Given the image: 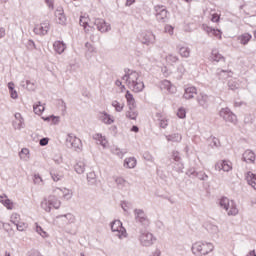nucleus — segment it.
<instances>
[{"instance_id": "f257e3e1", "label": "nucleus", "mask_w": 256, "mask_h": 256, "mask_svg": "<svg viewBox=\"0 0 256 256\" xmlns=\"http://www.w3.org/2000/svg\"><path fill=\"white\" fill-rule=\"evenodd\" d=\"M79 24L83 27L85 33L95 31V27L100 31V33H107L108 31H111V25L107 24L104 19L96 18L94 21H91V18H89V15L87 14L80 16Z\"/></svg>"}, {"instance_id": "f03ea898", "label": "nucleus", "mask_w": 256, "mask_h": 256, "mask_svg": "<svg viewBox=\"0 0 256 256\" xmlns=\"http://www.w3.org/2000/svg\"><path fill=\"white\" fill-rule=\"evenodd\" d=\"M65 145L68 149H73V151H81L83 148V143L81 139L77 138L75 134L69 133L66 137Z\"/></svg>"}, {"instance_id": "7ed1b4c3", "label": "nucleus", "mask_w": 256, "mask_h": 256, "mask_svg": "<svg viewBox=\"0 0 256 256\" xmlns=\"http://www.w3.org/2000/svg\"><path fill=\"white\" fill-rule=\"evenodd\" d=\"M134 216L136 223H139L143 230L147 229L149 225H151V220H149L143 209H134Z\"/></svg>"}, {"instance_id": "20e7f679", "label": "nucleus", "mask_w": 256, "mask_h": 256, "mask_svg": "<svg viewBox=\"0 0 256 256\" xmlns=\"http://www.w3.org/2000/svg\"><path fill=\"white\" fill-rule=\"evenodd\" d=\"M155 17L158 23H167L169 21V10L164 5L154 6Z\"/></svg>"}, {"instance_id": "39448f33", "label": "nucleus", "mask_w": 256, "mask_h": 256, "mask_svg": "<svg viewBox=\"0 0 256 256\" xmlns=\"http://www.w3.org/2000/svg\"><path fill=\"white\" fill-rule=\"evenodd\" d=\"M139 233V240L143 247H151V245H153V243L157 241V239L153 237V234H151V232H147V229H140Z\"/></svg>"}, {"instance_id": "423d86ee", "label": "nucleus", "mask_w": 256, "mask_h": 256, "mask_svg": "<svg viewBox=\"0 0 256 256\" xmlns=\"http://www.w3.org/2000/svg\"><path fill=\"white\" fill-rule=\"evenodd\" d=\"M110 228L112 233H118L117 237H127V230L123 227V222L121 220H114L110 223Z\"/></svg>"}, {"instance_id": "0eeeda50", "label": "nucleus", "mask_w": 256, "mask_h": 256, "mask_svg": "<svg viewBox=\"0 0 256 256\" xmlns=\"http://www.w3.org/2000/svg\"><path fill=\"white\" fill-rule=\"evenodd\" d=\"M219 116L222 117V119L226 122V123H232L233 125L237 124V115H235V113H233V111H231V109L229 108H222L219 111Z\"/></svg>"}, {"instance_id": "6e6552de", "label": "nucleus", "mask_w": 256, "mask_h": 256, "mask_svg": "<svg viewBox=\"0 0 256 256\" xmlns=\"http://www.w3.org/2000/svg\"><path fill=\"white\" fill-rule=\"evenodd\" d=\"M186 175L190 177V179H199L200 181H207V179H209V175H207L205 171H197L193 167L186 171Z\"/></svg>"}, {"instance_id": "1a4fd4ad", "label": "nucleus", "mask_w": 256, "mask_h": 256, "mask_svg": "<svg viewBox=\"0 0 256 256\" xmlns=\"http://www.w3.org/2000/svg\"><path fill=\"white\" fill-rule=\"evenodd\" d=\"M131 75L133 76L131 87H133L135 93H141L145 89V83L139 80V73L137 71H132Z\"/></svg>"}, {"instance_id": "9d476101", "label": "nucleus", "mask_w": 256, "mask_h": 256, "mask_svg": "<svg viewBox=\"0 0 256 256\" xmlns=\"http://www.w3.org/2000/svg\"><path fill=\"white\" fill-rule=\"evenodd\" d=\"M49 29H51V26L49 21L46 20L40 24L39 28L35 27L33 31L35 35H47V33H49Z\"/></svg>"}, {"instance_id": "9b49d317", "label": "nucleus", "mask_w": 256, "mask_h": 256, "mask_svg": "<svg viewBox=\"0 0 256 256\" xmlns=\"http://www.w3.org/2000/svg\"><path fill=\"white\" fill-rule=\"evenodd\" d=\"M203 29L209 35V37H218V39H221V35H223V32H221L218 28H213L208 25L203 24Z\"/></svg>"}, {"instance_id": "f8f14e48", "label": "nucleus", "mask_w": 256, "mask_h": 256, "mask_svg": "<svg viewBox=\"0 0 256 256\" xmlns=\"http://www.w3.org/2000/svg\"><path fill=\"white\" fill-rule=\"evenodd\" d=\"M55 15L57 17V23L59 25H67V16H65V11L63 10V7L59 6L56 9Z\"/></svg>"}, {"instance_id": "ddd939ff", "label": "nucleus", "mask_w": 256, "mask_h": 256, "mask_svg": "<svg viewBox=\"0 0 256 256\" xmlns=\"http://www.w3.org/2000/svg\"><path fill=\"white\" fill-rule=\"evenodd\" d=\"M216 171H225L226 173H229L233 167L231 166V162L227 160H222L221 162H217L215 164Z\"/></svg>"}, {"instance_id": "4468645a", "label": "nucleus", "mask_w": 256, "mask_h": 256, "mask_svg": "<svg viewBox=\"0 0 256 256\" xmlns=\"http://www.w3.org/2000/svg\"><path fill=\"white\" fill-rule=\"evenodd\" d=\"M256 155L252 150H246L242 155L244 163H255Z\"/></svg>"}, {"instance_id": "2eb2a0df", "label": "nucleus", "mask_w": 256, "mask_h": 256, "mask_svg": "<svg viewBox=\"0 0 256 256\" xmlns=\"http://www.w3.org/2000/svg\"><path fill=\"white\" fill-rule=\"evenodd\" d=\"M53 48L58 55L65 53V49H67V44L61 40H57L53 43Z\"/></svg>"}, {"instance_id": "dca6fc26", "label": "nucleus", "mask_w": 256, "mask_h": 256, "mask_svg": "<svg viewBox=\"0 0 256 256\" xmlns=\"http://www.w3.org/2000/svg\"><path fill=\"white\" fill-rule=\"evenodd\" d=\"M173 161H175V163H180L181 162V153H179V151H177V150L172 151L171 157L168 158V160L166 161V165L168 167L170 165H173Z\"/></svg>"}, {"instance_id": "f3484780", "label": "nucleus", "mask_w": 256, "mask_h": 256, "mask_svg": "<svg viewBox=\"0 0 256 256\" xmlns=\"http://www.w3.org/2000/svg\"><path fill=\"white\" fill-rule=\"evenodd\" d=\"M197 95V87L190 86L184 89V95L183 98L186 100L193 99Z\"/></svg>"}, {"instance_id": "a211bd4d", "label": "nucleus", "mask_w": 256, "mask_h": 256, "mask_svg": "<svg viewBox=\"0 0 256 256\" xmlns=\"http://www.w3.org/2000/svg\"><path fill=\"white\" fill-rule=\"evenodd\" d=\"M197 101L200 107H203L204 109H207L209 107V96L205 93H200L197 96Z\"/></svg>"}, {"instance_id": "6ab92c4d", "label": "nucleus", "mask_w": 256, "mask_h": 256, "mask_svg": "<svg viewBox=\"0 0 256 256\" xmlns=\"http://www.w3.org/2000/svg\"><path fill=\"white\" fill-rule=\"evenodd\" d=\"M191 251L193 255H198V256L203 255V241L195 242L191 247Z\"/></svg>"}, {"instance_id": "aec40b11", "label": "nucleus", "mask_w": 256, "mask_h": 256, "mask_svg": "<svg viewBox=\"0 0 256 256\" xmlns=\"http://www.w3.org/2000/svg\"><path fill=\"white\" fill-rule=\"evenodd\" d=\"M125 98L127 100V105L130 109V111H133L135 109V107H137L135 105V97H133V94H131V92L129 90L126 91L125 94Z\"/></svg>"}, {"instance_id": "412c9836", "label": "nucleus", "mask_w": 256, "mask_h": 256, "mask_svg": "<svg viewBox=\"0 0 256 256\" xmlns=\"http://www.w3.org/2000/svg\"><path fill=\"white\" fill-rule=\"evenodd\" d=\"M245 177L248 185H251V187L256 191V174L248 171Z\"/></svg>"}, {"instance_id": "4be33fe9", "label": "nucleus", "mask_w": 256, "mask_h": 256, "mask_svg": "<svg viewBox=\"0 0 256 256\" xmlns=\"http://www.w3.org/2000/svg\"><path fill=\"white\" fill-rule=\"evenodd\" d=\"M215 249L213 243L202 241V255H209Z\"/></svg>"}, {"instance_id": "5701e85b", "label": "nucleus", "mask_w": 256, "mask_h": 256, "mask_svg": "<svg viewBox=\"0 0 256 256\" xmlns=\"http://www.w3.org/2000/svg\"><path fill=\"white\" fill-rule=\"evenodd\" d=\"M0 203L6 207L9 211L13 209V201L7 197V195L0 196Z\"/></svg>"}, {"instance_id": "b1692460", "label": "nucleus", "mask_w": 256, "mask_h": 256, "mask_svg": "<svg viewBox=\"0 0 256 256\" xmlns=\"http://www.w3.org/2000/svg\"><path fill=\"white\" fill-rule=\"evenodd\" d=\"M100 119L106 125H111L112 123H115V119H113V117L105 111L101 112Z\"/></svg>"}, {"instance_id": "393cba45", "label": "nucleus", "mask_w": 256, "mask_h": 256, "mask_svg": "<svg viewBox=\"0 0 256 256\" xmlns=\"http://www.w3.org/2000/svg\"><path fill=\"white\" fill-rule=\"evenodd\" d=\"M241 45H249V41L253 39V36L250 33H244L237 37Z\"/></svg>"}, {"instance_id": "a878e982", "label": "nucleus", "mask_w": 256, "mask_h": 256, "mask_svg": "<svg viewBox=\"0 0 256 256\" xmlns=\"http://www.w3.org/2000/svg\"><path fill=\"white\" fill-rule=\"evenodd\" d=\"M124 167L126 169H135L137 167V159L135 157L126 158L124 160Z\"/></svg>"}, {"instance_id": "bb28decb", "label": "nucleus", "mask_w": 256, "mask_h": 256, "mask_svg": "<svg viewBox=\"0 0 256 256\" xmlns=\"http://www.w3.org/2000/svg\"><path fill=\"white\" fill-rule=\"evenodd\" d=\"M204 227L208 233H211L212 235H217L219 233V227L213 223H206L204 224Z\"/></svg>"}, {"instance_id": "cd10ccee", "label": "nucleus", "mask_w": 256, "mask_h": 256, "mask_svg": "<svg viewBox=\"0 0 256 256\" xmlns=\"http://www.w3.org/2000/svg\"><path fill=\"white\" fill-rule=\"evenodd\" d=\"M95 141H99L100 145L105 149L107 147V138L101 133H96L93 135Z\"/></svg>"}, {"instance_id": "c85d7f7f", "label": "nucleus", "mask_w": 256, "mask_h": 256, "mask_svg": "<svg viewBox=\"0 0 256 256\" xmlns=\"http://www.w3.org/2000/svg\"><path fill=\"white\" fill-rule=\"evenodd\" d=\"M7 86L9 89L11 99H19V94L17 93V90H15V83L11 81L8 83Z\"/></svg>"}, {"instance_id": "c756f323", "label": "nucleus", "mask_w": 256, "mask_h": 256, "mask_svg": "<svg viewBox=\"0 0 256 256\" xmlns=\"http://www.w3.org/2000/svg\"><path fill=\"white\" fill-rule=\"evenodd\" d=\"M211 57L213 61H216V63H219V61H223L225 63V58L219 53V50L213 49L211 52Z\"/></svg>"}, {"instance_id": "7c9ffc66", "label": "nucleus", "mask_w": 256, "mask_h": 256, "mask_svg": "<svg viewBox=\"0 0 256 256\" xmlns=\"http://www.w3.org/2000/svg\"><path fill=\"white\" fill-rule=\"evenodd\" d=\"M167 141H171L172 143H181L183 137L179 133H174L166 136Z\"/></svg>"}, {"instance_id": "2f4dec72", "label": "nucleus", "mask_w": 256, "mask_h": 256, "mask_svg": "<svg viewBox=\"0 0 256 256\" xmlns=\"http://www.w3.org/2000/svg\"><path fill=\"white\" fill-rule=\"evenodd\" d=\"M177 49H178V53H179V55H181V57H185L187 59L191 55V49H189V47L177 46Z\"/></svg>"}, {"instance_id": "473e14b6", "label": "nucleus", "mask_w": 256, "mask_h": 256, "mask_svg": "<svg viewBox=\"0 0 256 256\" xmlns=\"http://www.w3.org/2000/svg\"><path fill=\"white\" fill-rule=\"evenodd\" d=\"M155 41V35L153 33L144 34L142 38V43L144 45H151Z\"/></svg>"}, {"instance_id": "72a5a7b5", "label": "nucleus", "mask_w": 256, "mask_h": 256, "mask_svg": "<svg viewBox=\"0 0 256 256\" xmlns=\"http://www.w3.org/2000/svg\"><path fill=\"white\" fill-rule=\"evenodd\" d=\"M48 205H51L54 209H59L61 207V201L55 198V196H50L48 198Z\"/></svg>"}, {"instance_id": "f704fd0d", "label": "nucleus", "mask_w": 256, "mask_h": 256, "mask_svg": "<svg viewBox=\"0 0 256 256\" xmlns=\"http://www.w3.org/2000/svg\"><path fill=\"white\" fill-rule=\"evenodd\" d=\"M219 205L222 209H225V211H229V198L222 196L219 200Z\"/></svg>"}, {"instance_id": "c9c22d12", "label": "nucleus", "mask_w": 256, "mask_h": 256, "mask_svg": "<svg viewBox=\"0 0 256 256\" xmlns=\"http://www.w3.org/2000/svg\"><path fill=\"white\" fill-rule=\"evenodd\" d=\"M33 111L35 115H43V111H45V106L38 102V104L33 105Z\"/></svg>"}, {"instance_id": "e433bc0d", "label": "nucleus", "mask_w": 256, "mask_h": 256, "mask_svg": "<svg viewBox=\"0 0 256 256\" xmlns=\"http://www.w3.org/2000/svg\"><path fill=\"white\" fill-rule=\"evenodd\" d=\"M137 117H139V112L135 111V109L134 110L129 109L126 112L127 119H130L132 121H137Z\"/></svg>"}, {"instance_id": "4c0bfd02", "label": "nucleus", "mask_w": 256, "mask_h": 256, "mask_svg": "<svg viewBox=\"0 0 256 256\" xmlns=\"http://www.w3.org/2000/svg\"><path fill=\"white\" fill-rule=\"evenodd\" d=\"M87 181L89 185H95V183H97V175L95 174V172H89L87 174Z\"/></svg>"}, {"instance_id": "58836bf2", "label": "nucleus", "mask_w": 256, "mask_h": 256, "mask_svg": "<svg viewBox=\"0 0 256 256\" xmlns=\"http://www.w3.org/2000/svg\"><path fill=\"white\" fill-rule=\"evenodd\" d=\"M75 171H76V173H78V175H83V173H85V163L78 162L75 165Z\"/></svg>"}, {"instance_id": "ea45409f", "label": "nucleus", "mask_w": 256, "mask_h": 256, "mask_svg": "<svg viewBox=\"0 0 256 256\" xmlns=\"http://www.w3.org/2000/svg\"><path fill=\"white\" fill-rule=\"evenodd\" d=\"M112 107H114L115 111L117 113H121V111H123L125 104H120L119 101L114 100L112 101Z\"/></svg>"}, {"instance_id": "a19ab883", "label": "nucleus", "mask_w": 256, "mask_h": 256, "mask_svg": "<svg viewBox=\"0 0 256 256\" xmlns=\"http://www.w3.org/2000/svg\"><path fill=\"white\" fill-rule=\"evenodd\" d=\"M61 217H65V219L68 221V223H75V216L73 214L68 213L64 215H58L56 216V219H61Z\"/></svg>"}, {"instance_id": "79ce46f5", "label": "nucleus", "mask_w": 256, "mask_h": 256, "mask_svg": "<svg viewBox=\"0 0 256 256\" xmlns=\"http://www.w3.org/2000/svg\"><path fill=\"white\" fill-rule=\"evenodd\" d=\"M36 233L41 235V237H43V239L49 237V234H47V232L45 230H43V227L39 226V224H37V223H36Z\"/></svg>"}, {"instance_id": "37998d69", "label": "nucleus", "mask_w": 256, "mask_h": 256, "mask_svg": "<svg viewBox=\"0 0 256 256\" xmlns=\"http://www.w3.org/2000/svg\"><path fill=\"white\" fill-rule=\"evenodd\" d=\"M177 117L178 119H185L187 117V110L184 107L178 108Z\"/></svg>"}, {"instance_id": "c03bdc74", "label": "nucleus", "mask_w": 256, "mask_h": 256, "mask_svg": "<svg viewBox=\"0 0 256 256\" xmlns=\"http://www.w3.org/2000/svg\"><path fill=\"white\" fill-rule=\"evenodd\" d=\"M164 86H165V89H167V91H169V93H175V86H173V84H171V81L164 80Z\"/></svg>"}, {"instance_id": "a18cd8bd", "label": "nucleus", "mask_w": 256, "mask_h": 256, "mask_svg": "<svg viewBox=\"0 0 256 256\" xmlns=\"http://www.w3.org/2000/svg\"><path fill=\"white\" fill-rule=\"evenodd\" d=\"M20 159H29V149L28 148H22L19 152Z\"/></svg>"}, {"instance_id": "49530a36", "label": "nucleus", "mask_w": 256, "mask_h": 256, "mask_svg": "<svg viewBox=\"0 0 256 256\" xmlns=\"http://www.w3.org/2000/svg\"><path fill=\"white\" fill-rule=\"evenodd\" d=\"M233 203L234 202L232 201V206L230 207V209L226 210V211H228L229 216H231V215L235 216V215H237V213H239V210L237 209V206H235Z\"/></svg>"}, {"instance_id": "de8ad7c7", "label": "nucleus", "mask_w": 256, "mask_h": 256, "mask_svg": "<svg viewBox=\"0 0 256 256\" xmlns=\"http://www.w3.org/2000/svg\"><path fill=\"white\" fill-rule=\"evenodd\" d=\"M228 88L230 89V91H237V89H239V84L235 81H228Z\"/></svg>"}, {"instance_id": "09e8293b", "label": "nucleus", "mask_w": 256, "mask_h": 256, "mask_svg": "<svg viewBox=\"0 0 256 256\" xmlns=\"http://www.w3.org/2000/svg\"><path fill=\"white\" fill-rule=\"evenodd\" d=\"M15 225H16L17 231H24L25 229H27V223L20 222V220Z\"/></svg>"}, {"instance_id": "8fccbe9b", "label": "nucleus", "mask_w": 256, "mask_h": 256, "mask_svg": "<svg viewBox=\"0 0 256 256\" xmlns=\"http://www.w3.org/2000/svg\"><path fill=\"white\" fill-rule=\"evenodd\" d=\"M223 73H227V75H233V72L231 70H223L221 68L217 69L216 75H217V77H222Z\"/></svg>"}, {"instance_id": "3c124183", "label": "nucleus", "mask_w": 256, "mask_h": 256, "mask_svg": "<svg viewBox=\"0 0 256 256\" xmlns=\"http://www.w3.org/2000/svg\"><path fill=\"white\" fill-rule=\"evenodd\" d=\"M223 73H227V75H233V72L231 70H223L221 68L217 69L216 75H217V77H222Z\"/></svg>"}, {"instance_id": "603ef678", "label": "nucleus", "mask_w": 256, "mask_h": 256, "mask_svg": "<svg viewBox=\"0 0 256 256\" xmlns=\"http://www.w3.org/2000/svg\"><path fill=\"white\" fill-rule=\"evenodd\" d=\"M167 61H169L170 63H177V61H179V57L175 56L173 54H168L166 56Z\"/></svg>"}, {"instance_id": "864d4df0", "label": "nucleus", "mask_w": 256, "mask_h": 256, "mask_svg": "<svg viewBox=\"0 0 256 256\" xmlns=\"http://www.w3.org/2000/svg\"><path fill=\"white\" fill-rule=\"evenodd\" d=\"M21 220V216L17 213L12 214L11 216V223L16 225Z\"/></svg>"}, {"instance_id": "5fc2aeb1", "label": "nucleus", "mask_w": 256, "mask_h": 256, "mask_svg": "<svg viewBox=\"0 0 256 256\" xmlns=\"http://www.w3.org/2000/svg\"><path fill=\"white\" fill-rule=\"evenodd\" d=\"M27 256H43V254L37 249H31L27 252Z\"/></svg>"}, {"instance_id": "6e6d98bb", "label": "nucleus", "mask_w": 256, "mask_h": 256, "mask_svg": "<svg viewBox=\"0 0 256 256\" xmlns=\"http://www.w3.org/2000/svg\"><path fill=\"white\" fill-rule=\"evenodd\" d=\"M244 123L245 125H249V123L253 124L254 123L253 116H251V114L246 115L244 117Z\"/></svg>"}, {"instance_id": "4d7b16f0", "label": "nucleus", "mask_w": 256, "mask_h": 256, "mask_svg": "<svg viewBox=\"0 0 256 256\" xmlns=\"http://www.w3.org/2000/svg\"><path fill=\"white\" fill-rule=\"evenodd\" d=\"M123 81H126L129 85H131V81H133V76L131 74H124L122 77Z\"/></svg>"}, {"instance_id": "13d9d810", "label": "nucleus", "mask_w": 256, "mask_h": 256, "mask_svg": "<svg viewBox=\"0 0 256 256\" xmlns=\"http://www.w3.org/2000/svg\"><path fill=\"white\" fill-rule=\"evenodd\" d=\"M115 183L120 186L122 185V187L125 185V183H127V180L123 177H118L115 179Z\"/></svg>"}, {"instance_id": "bf43d9fd", "label": "nucleus", "mask_w": 256, "mask_h": 256, "mask_svg": "<svg viewBox=\"0 0 256 256\" xmlns=\"http://www.w3.org/2000/svg\"><path fill=\"white\" fill-rule=\"evenodd\" d=\"M50 175H51L53 181H55V182L61 181V177H62V176L59 175V174H57V173H55V171H51V172H50Z\"/></svg>"}, {"instance_id": "052dcab7", "label": "nucleus", "mask_w": 256, "mask_h": 256, "mask_svg": "<svg viewBox=\"0 0 256 256\" xmlns=\"http://www.w3.org/2000/svg\"><path fill=\"white\" fill-rule=\"evenodd\" d=\"M143 159H145V161H153V156L149 151H146L143 153Z\"/></svg>"}, {"instance_id": "680f3d73", "label": "nucleus", "mask_w": 256, "mask_h": 256, "mask_svg": "<svg viewBox=\"0 0 256 256\" xmlns=\"http://www.w3.org/2000/svg\"><path fill=\"white\" fill-rule=\"evenodd\" d=\"M159 126L161 127V129H167V127L169 126V122L167 121V119H161Z\"/></svg>"}, {"instance_id": "e2e57ef3", "label": "nucleus", "mask_w": 256, "mask_h": 256, "mask_svg": "<svg viewBox=\"0 0 256 256\" xmlns=\"http://www.w3.org/2000/svg\"><path fill=\"white\" fill-rule=\"evenodd\" d=\"M85 47L87 48V51H89V53H95V46H93L91 43L86 42Z\"/></svg>"}, {"instance_id": "0e129e2a", "label": "nucleus", "mask_w": 256, "mask_h": 256, "mask_svg": "<svg viewBox=\"0 0 256 256\" xmlns=\"http://www.w3.org/2000/svg\"><path fill=\"white\" fill-rule=\"evenodd\" d=\"M164 29L166 33H169V35H173V31H175V28L169 24H167Z\"/></svg>"}, {"instance_id": "69168bd1", "label": "nucleus", "mask_w": 256, "mask_h": 256, "mask_svg": "<svg viewBox=\"0 0 256 256\" xmlns=\"http://www.w3.org/2000/svg\"><path fill=\"white\" fill-rule=\"evenodd\" d=\"M60 121H61V117L52 115V120H51V122L53 123V125H58V123H59Z\"/></svg>"}, {"instance_id": "338daca9", "label": "nucleus", "mask_w": 256, "mask_h": 256, "mask_svg": "<svg viewBox=\"0 0 256 256\" xmlns=\"http://www.w3.org/2000/svg\"><path fill=\"white\" fill-rule=\"evenodd\" d=\"M39 143L41 147H45L46 145H49V138H42Z\"/></svg>"}, {"instance_id": "774afa93", "label": "nucleus", "mask_w": 256, "mask_h": 256, "mask_svg": "<svg viewBox=\"0 0 256 256\" xmlns=\"http://www.w3.org/2000/svg\"><path fill=\"white\" fill-rule=\"evenodd\" d=\"M219 144H220L219 138L213 137L212 143H211L212 147H219Z\"/></svg>"}]
</instances>
